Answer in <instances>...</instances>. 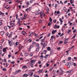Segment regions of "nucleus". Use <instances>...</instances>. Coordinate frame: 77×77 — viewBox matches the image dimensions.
I'll list each match as a JSON object with an SVG mask.
<instances>
[{
	"instance_id": "nucleus-1",
	"label": "nucleus",
	"mask_w": 77,
	"mask_h": 77,
	"mask_svg": "<svg viewBox=\"0 0 77 77\" xmlns=\"http://www.w3.org/2000/svg\"><path fill=\"white\" fill-rule=\"evenodd\" d=\"M35 60H31V63L30 64V66H32V65H34L35 63Z\"/></svg>"
},
{
	"instance_id": "nucleus-2",
	"label": "nucleus",
	"mask_w": 77,
	"mask_h": 77,
	"mask_svg": "<svg viewBox=\"0 0 77 77\" xmlns=\"http://www.w3.org/2000/svg\"><path fill=\"white\" fill-rule=\"evenodd\" d=\"M12 23V21H11V22H9V25H11V26L12 27H14L15 25V24L14 23Z\"/></svg>"
},
{
	"instance_id": "nucleus-3",
	"label": "nucleus",
	"mask_w": 77,
	"mask_h": 77,
	"mask_svg": "<svg viewBox=\"0 0 77 77\" xmlns=\"http://www.w3.org/2000/svg\"><path fill=\"white\" fill-rule=\"evenodd\" d=\"M65 29V26H63V27H62L61 30L62 32H63L64 30Z\"/></svg>"
},
{
	"instance_id": "nucleus-4",
	"label": "nucleus",
	"mask_w": 77,
	"mask_h": 77,
	"mask_svg": "<svg viewBox=\"0 0 77 77\" xmlns=\"http://www.w3.org/2000/svg\"><path fill=\"white\" fill-rule=\"evenodd\" d=\"M56 30H53L52 31V34L54 35V33H56Z\"/></svg>"
},
{
	"instance_id": "nucleus-5",
	"label": "nucleus",
	"mask_w": 77,
	"mask_h": 77,
	"mask_svg": "<svg viewBox=\"0 0 77 77\" xmlns=\"http://www.w3.org/2000/svg\"><path fill=\"white\" fill-rule=\"evenodd\" d=\"M23 23V21L19 22L18 23V26H21L22 25V24H21V23Z\"/></svg>"
},
{
	"instance_id": "nucleus-6",
	"label": "nucleus",
	"mask_w": 77,
	"mask_h": 77,
	"mask_svg": "<svg viewBox=\"0 0 77 77\" xmlns=\"http://www.w3.org/2000/svg\"><path fill=\"white\" fill-rule=\"evenodd\" d=\"M21 33H22V34L24 35H27V33H26V32H25L24 31H22L21 32Z\"/></svg>"
},
{
	"instance_id": "nucleus-7",
	"label": "nucleus",
	"mask_w": 77,
	"mask_h": 77,
	"mask_svg": "<svg viewBox=\"0 0 77 77\" xmlns=\"http://www.w3.org/2000/svg\"><path fill=\"white\" fill-rule=\"evenodd\" d=\"M8 48L7 47H6L5 48H4L3 49V52H5V51H6V49H8Z\"/></svg>"
},
{
	"instance_id": "nucleus-8",
	"label": "nucleus",
	"mask_w": 77,
	"mask_h": 77,
	"mask_svg": "<svg viewBox=\"0 0 77 77\" xmlns=\"http://www.w3.org/2000/svg\"><path fill=\"white\" fill-rule=\"evenodd\" d=\"M8 41H9L8 43L10 46H11L12 45V43H11V42L9 41V40H8Z\"/></svg>"
},
{
	"instance_id": "nucleus-9",
	"label": "nucleus",
	"mask_w": 77,
	"mask_h": 77,
	"mask_svg": "<svg viewBox=\"0 0 77 77\" xmlns=\"http://www.w3.org/2000/svg\"><path fill=\"white\" fill-rule=\"evenodd\" d=\"M22 68V69H23V68H26V69H27V68H28V67L26 66H23Z\"/></svg>"
},
{
	"instance_id": "nucleus-10",
	"label": "nucleus",
	"mask_w": 77,
	"mask_h": 77,
	"mask_svg": "<svg viewBox=\"0 0 77 77\" xmlns=\"http://www.w3.org/2000/svg\"><path fill=\"white\" fill-rule=\"evenodd\" d=\"M5 14L3 13L2 12L0 11V15H2V17H4V15Z\"/></svg>"
},
{
	"instance_id": "nucleus-11",
	"label": "nucleus",
	"mask_w": 77,
	"mask_h": 77,
	"mask_svg": "<svg viewBox=\"0 0 77 77\" xmlns=\"http://www.w3.org/2000/svg\"><path fill=\"white\" fill-rule=\"evenodd\" d=\"M44 14V11H42L41 12H40V16L42 17V15H43Z\"/></svg>"
},
{
	"instance_id": "nucleus-12",
	"label": "nucleus",
	"mask_w": 77,
	"mask_h": 77,
	"mask_svg": "<svg viewBox=\"0 0 77 77\" xmlns=\"http://www.w3.org/2000/svg\"><path fill=\"white\" fill-rule=\"evenodd\" d=\"M12 32H11L10 34V35L8 36V37L9 38H11V37L12 36Z\"/></svg>"
},
{
	"instance_id": "nucleus-13",
	"label": "nucleus",
	"mask_w": 77,
	"mask_h": 77,
	"mask_svg": "<svg viewBox=\"0 0 77 77\" xmlns=\"http://www.w3.org/2000/svg\"><path fill=\"white\" fill-rule=\"evenodd\" d=\"M46 45H47L45 44V42L44 43V45L43 46L42 48H45V47H46Z\"/></svg>"
},
{
	"instance_id": "nucleus-14",
	"label": "nucleus",
	"mask_w": 77,
	"mask_h": 77,
	"mask_svg": "<svg viewBox=\"0 0 77 77\" xmlns=\"http://www.w3.org/2000/svg\"><path fill=\"white\" fill-rule=\"evenodd\" d=\"M23 46H20L19 47V50H20L21 49L23 48Z\"/></svg>"
},
{
	"instance_id": "nucleus-15",
	"label": "nucleus",
	"mask_w": 77,
	"mask_h": 77,
	"mask_svg": "<svg viewBox=\"0 0 77 77\" xmlns=\"http://www.w3.org/2000/svg\"><path fill=\"white\" fill-rule=\"evenodd\" d=\"M47 50L48 51H50V50H51V48H50V47H47Z\"/></svg>"
},
{
	"instance_id": "nucleus-16",
	"label": "nucleus",
	"mask_w": 77,
	"mask_h": 77,
	"mask_svg": "<svg viewBox=\"0 0 77 77\" xmlns=\"http://www.w3.org/2000/svg\"><path fill=\"white\" fill-rule=\"evenodd\" d=\"M42 58H44V56L42 55L40 56V59H42Z\"/></svg>"
},
{
	"instance_id": "nucleus-17",
	"label": "nucleus",
	"mask_w": 77,
	"mask_h": 77,
	"mask_svg": "<svg viewBox=\"0 0 77 77\" xmlns=\"http://www.w3.org/2000/svg\"><path fill=\"white\" fill-rule=\"evenodd\" d=\"M68 63L66 65L67 66L68 68H70V65L69 64V63Z\"/></svg>"
},
{
	"instance_id": "nucleus-18",
	"label": "nucleus",
	"mask_w": 77,
	"mask_h": 77,
	"mask_svg": "<svg viewBox=\"0 0 77 77\" xmlns=\"http://www.w3.org/2000/svg\"><path fill=\"white\" fill-rule=\"evenodd\" d=\"M51 22H49V23H48V26H50L51 25V24H52Z\"/></svg>"
},
{
	"instance_id": "nucleus-19",
	"label": "nucleus",
	"mask_w": 77,
	"mask_h": 77,
	"mask_svg": "<svg viewBox=\"0 0 77 77\" xmlns=\"http://www.w3.org/2000/svg\"><path fill=\"white\" fill-rule=\"evenodd\" d=\"M25 56H27L28 55H29V54L28 53H25V54H24Z\"/></svg>"
},
{
	"instance_id": "nucleus-20",
	"label": "nucleus",
	"mask_w": 77,
	"mask_h": 77,
	"mask_svg": "<svg viewBox=\"0 0 77 77\" xmlns=\"http://www.w3.org/2000/svg\"><path fill=\"white\" fill-rule=\"evenodd\" d=\"M53 50L51 49V51H50V54L51 55V54H52V53H53Z\"/></svg>"
},
{
	"instance_id": "nucleus-21",
	"label": "nucleus",
	"mask_w": 77,
	"mask_h": 77,
	"mask_svg": "<svg viewBox=\"0 0 77 77\" xmlns=\"http://www.w3.org/2000/svg\"><path fill=\"white\" fill-rule=\"evenodd\" d=\"M4 34H5V32H2L1 33V36H3V35H4Z\"/></svg>"
},
{
	"instance_id": "nucleus-22",
	"label": "nucleus",
	"mask_w": 77,
	"mask_h": 77,
	"mask_svg": "<svg viewBox=\"0 0 77 77\" xmlns=\"http://www.w3.org/2000/svg\"><path fill=\"white\" fill-rule=\"evenodd\" d=\"M18 44H19V42H17L15 43V45H16V46H17Z\"/></svg>"
},
{
	"instance_id": "nucleus-23",
	"label": "nucleus",
	"mask_w": 77,
	"mask_h": 77,
	"mask_svg": "<svg viewBox=\"0 0 77 77\" xmlns=\"http://www.w3.org/2000/svg\"><path fill=\"white\" fill-rule=\"evenodd\" d=\"M36 45L38 48H39V44H36Z\"/></svg>"
},
{
	"instance_id": "nucleus-24",
	"label": "nucleus",
	"mask_w": 77,
	"mask_h": 77,
	"mask_svg": "<svg viewBox=\"0 0 77 77\" xmlns=\"http://www.w3.org/2000/svg\"><path fill=\"white\" fill-rule=\"evenodd\" d=\"M31 48H32V46H30L28 50L29 51H30Z\"/></svg>"
},
{
	"instance_id": "nucleus-25",
	"label": "nucleus",
	"mask_w": 77,
	"mask_h": 77,
	"mask_svg": "<svg viewBox=\"0 0 77 77\" xmlns=\"http://www.w3.org/2000/svg\"><path fill=\"white\" fill-rule=\"evenodd\" d=\"M17 73H18V72H20L21 71V70L20 69H19L17 70Z\"/></svg>"
},
{
	"instance_id": "nucleus-26",
	"label": "nucleus",
	"mask_w": 77,
	"mask_h": 77,
	"mask_svg": "<svg viewBox=\"0 0 77 77\" xmlns=\"http://www.w3.org/2000/svg\"><path fill=\"white\" fill-rule=\"evenodd\" d=\"M17 73H18V72H20L21 71V70L20 69H19L17 70Z\"/></svg>"
},
{
	"instance_id": "nucleus-27",
	"label": "nucleus",
	"mask_w": 77,
	"mask_h": 77,
	"mask_svg": "<svg viewBox=\"0 0 77 77\" xmlns=\"http://www.w3.org/2000/svg\"><path fill=\"white\" fill-rule=\"evenodd\" d=\"M70 2L71 4L73 3V0H70Z\"/></svg>"
},
{
	"instance_id": "nucleus-28",
	"label": "nucleus",
	"mask_w": 77,
	"mask_h": 77,
	"mask_svg": "<svg viewBox=\"0 0 77 77\" xmlns=\"http://www.w3.org/2000/svg\"><path fill=\"white\" fill-rule=\"evenodd\" d=\"M54 29H56L57 28V25H55L54 26Z\"/></svg>"
},
{
	"instance_id": "nucleus-29",
	"label": "nucleus",
	"mask_w": 77,
	"mask_h": 77,
	"mask_svg": "<svg viewBox=\"0 0 77 77\" xmlns=\"http://www.w3.org/2000/svg\"><path fill=\"white\" fill-rule=\"evenodd\" d=\"M55 37H54V36L53 35L51 36V39H54V38H55Z\"/></svg>"
},
{
	"instance_id": "nucleus-30",
	"label": "nucleus",
	"mask_w": 77,
	"mask_h": 77,
	"mask_svg": "<svg viewBox=\"0 0 77 77\" xmlns=\"http://www.w3.org/2000/svg\"><path fill=\"white\" fill-rule=\"evenodd\" d=\"M49 21H50V22H51L52 21V19H51V18L50 17Z\"/></svg>"
},
{
	"instance_id": "nucleus-31",
	"label": "nucleus",
	"mask_w": 77,
	"mask_h": 77,
	"mask_svg": "<svg viewBox=\"0 0 77 77\" xmlns=\"http://www.w3.org/2000/svg\"><path fill=\"white\" fill-rule=\"evenodd\" d=\"M71 72V70H69L66 72L67 73H69V72Z\"/></svg>"
},
{
	"instance_id": "nucleus-32",
	"label": "nucleus",
	"mask_w": 77,
	"mask_h": 77,
	"mask_svg": "<svg viewBox=\"0 0 77 77\" xmlns=\"http://www.w3.org/2000/svg\"><path fill=\"white\" fill-rule=\"evenodd\" d=\"M45 41V40L44 39H41L40 40V41H41V42H43L44 41Z\"/></svg>"
},
{
	"instance_id": "nucleus-33",
	"label": "nucleus",
	"mask_w": 77,
	"mask_h": 77,
	"mask_svg": "<svg viewBox=\"0 0 77 77\" xmlns=\"http://www.w3.org/2000/svg\"><path fill=\"white\" fill-rule=\"evenodd\" d=\"M48 56V55H47L45 56L44 58H46Z\"/></svg>"
},
{
	"instance_id": "nucleus-34",
	"label": "nucleus",
	"mask_w": 77,
	"mask_h": 77,
	"mask_svg": "<svg viewBox=\"0 0 77 77\" xmlns=\"http://www.w3.org/2000/svg\"><path fill=\"white\" fill-rule=\"evenodd\" d=\"M2 70L3 71H6V69L5 68H3Z\"/></svg>"
},
{
	"instance_id": "nucleus-35",
	"label": "nucleus",
	"mask_w": 77,
	"mask_h": 77,
	"mask_svg": "<svg viewBox=\"0 0 77 77\" xmlns=\"http://www.w3.org/2000/svg\"><path fill=\"white\" fill-rule=\"evenodd\" d=\"M71 29L69 30L67 32L68 33H69L71 32Z\"/></svg>"
},
{
	"instance_id": "nucleus-36",
	"label": "nucleus",
	"mask_w": 77,
	"mask_h": 77,
	"mask_svg": "<svg viewBox=\"0 0 77 77\" xmlns=\"http://www.w3.org/2000/svg\"><path fill=\"white\" fill-rule=\"evenodd\" d=\"M38 72V73H41V72H42V70H39Z\"/></svg>"
},
{
	"instance_id": "nucleus-37",
	"label": "nucleus",
	"mask_w": 77,
	"mask_h": 77,
	"mask_svg": "<svg viewBox=\"0 0 77 77\" xmlns=\"http://www.w3.org/2000/svg\"><path fill=\"white\" fill-rule=\"evenodd\" d=\"M49 8L48 7L47 8L46 10V11H49Z\"/></svg>"
},
{
	"instance_id": "nucleus-38",
	"label": "nucleus",
	"mask_w": 77,
	"mask_h": 77,
	"mask_svg": "<svg viewBox=\"0 0 77 77\" xmlns=\"http://www.w3.org/2000/svg\"><path fill=\"white\" fill-rule=\"evenodd\" d=\"M57 14L59 15V14H60V11H57Z\"/></svg>"
},
{
	"instance_id": "nucleus-39",
	"label": "nucleus",
	"mask_w": 77,
	"mask_h": 77,
	"mask_svg": "<svg viewBox=\"0 0 77 77\" xmlns=\"http://www.w3.org/2000/svg\"><path fill=\"white\" fill-rule=\"evenodd\" d=\"M37 10H36V12H38L40 11L39 9H37Z\"/></svg>"
},
{
	"instance_id": "nucleus-40",
	"label": "nucleus",
	"mask_w": 77,
	"mask_h": 77,
	"mask_svg": "<svg viewBox=\"0 0 77 77\" xmlns=\"http://www.w3.org/2000/svg\"><path fill=\"white\" fill-rule=\"evenodd\" d=\"M59 21H60V22H63V21H62V19H61V18H60L59 19Z\"/></svg>"
},
{
	"instance_id": "nucleus-41",
	"label": "nucleus",
	"mask_w": 77,
	"mask_h": 77,
	"mask_svg": "<svg viewBox=\"0 0 77 77\" xmlns=\"http://www.w3.org/2000/svg\"><path fill=\"white\" fill-rule=\"evenodd\" d=\"M70 64V65H73V63L72 62H70L69 63Z\"/></svg>"
},
{
	"instance_id": "nucleus-42",
	"label": "nucleus",
	"mask_w": 77,
	"mask_h": 77,
	"mask_svg": "<svg viewBox=\"0 0 77 77\" xmlns=\"http://www.w3.org/2000/svg\"><path fill=\"white\" fill-rule=\"evenodd\" d=\"M31 9H32V7H30L29 8V9H28V10L29 11H30L31 10Z\"/></svg>"
},
{
	"instance_id": "nucleus-43",
	"label": "nucleus",
	"mask_w": 77,
	"mask_h": 77,
	"mask_svg": "<svg viewBox=\"0 0 77 77\" xmlns=\"http://www.w3.org/2000/svg\"><path fill=\"white\" fill-rule=\"evenodd\" d=\"M17 35H16V36H15V38H13L12 39H15L17 38Z\"/></svg>"
},
{
	"instance_id": "nucleus-44",
	"label": "nucleus",
	"mask_w": 77,
	"mask_h": 77,
	"mask_svg": "<svg viewBox=\"0 0 77 77\" xmlns=\"http://www.w3.org/2000/svg\"><path fill=\"white\" fill-rule=\"evenodd\" d=\"M39 50V48H38L36 49V51H38Z\"/></svg>"
},
{
	"instance_id": "nucleus-45",
	"label": "nucleus",
	"mask_w": 77,
	"mask_h": 77,
	"mask_svg": "<svg viewBox=\"0 0 77 77\" xmlns=\"http://www.w3.org/2000/svg\"><path fill=\"white\" fill-rule=\"evenodd\" d=\"M46 65L47 67H48V66H49V64H48V63H47L46 64Z\"/></svg>"
},
{
	"instance_id": "nucleus-46",
	"label": "nucleus",
	"mask_w": 77,
	"mask_h": 77,
	"mask_svg": "<svg viewBox=\"0 0 77 77\" xmlns=\"http://www.w3.org/2000/svg\"><path fill=\"white\" fill-rule=\"evenodd\" d=\"M67 2H68V1L67 0H66L64 2V4H65Z\"/></svg>"
},
{
	"instance_id": "nucleus-47",
	"label": "nucleus",
	"mask_w": 77,
	"mask_h": 77,
	"mask_svg": "<svg viewBox=\"0 0 77 77\" xmlns=\"http://www.w3.org/2000/svg\"><path fill=\"white\" fill-rule=\"evenodd\" d=\"M56 20H54L53 23H56Z\"/></svg>"
},
{
	"instance_id": "nucleus-48",
	"label": "nucleus",
	"mask_w": 77,
	"mask_h": 77,
	"mask_svg": "<svg viewBox=\"0 0 77 77\" xmlns=\"http://www.w3.org/2000/svg\"><path fill=\"white\" fill-rule=\"evenodd\" d=\"M20 60H23V58H20Z\"/></svg>"
},
{
	"instance_id": "nucleus-49",
	"label": "nucleus",
	"mask_w": 77,
	"mask_h": 77,
	"mask_svg": "<svg viewBox=\"0 0 77 77\" xmlns=\"http://www.w3.org/2000/svg\"><path fill=\"white\" fill-rule=\"evenodd\" d=\"M30 56H32L33 54H32V53H30Z\"/></svg>"
},
{
	"instance_id": "nucleus-50",
	"label": "nucleus",
	"mask_w": 77,
	"mask_h": 77,
	"mask_svg": "<svg viewBox=\"0 0 77 77\" xmlns=\"http://www.w3.org/2000/svg\"><path fill=\"white\" fill-rule=\"evenodd\" d=\"M18 73V72L17 71V70L14 73V74H17Z\"/></svg>"
},
{
	"instance_id": "nucleus-51",
	"label": "nucleus",
	"mask_w": 77,
	"mask_h": 77,
	"mask_svg": "<svg viewBox=\"0 0 77 77\" xmlns=\"http://www.w3.org/2000/svg\"><path fill=\"white\" fill-rule=\"evenodd\" d=\"M43 38V36H41L39 38V39H41Z\"/></svg>"
},
{
	"instance_id": "nucleus-52",
	"label": "nucleus",
	"mask_w": 77,
	"mask_h": 77,
	"mask_svg": "<svg viewBox=\"0 0 77 77\" xmlns=\"http://www.w3.org/2000/svg\"><path fill=\"white\" fill-rule=\"evenodd\" d=\"M50 35H51V34L50 33H49L47 35L48 37H49V36H50Z\"/></svg>"
},
{
	"instance_id": "nucleus-53",
	"label": "nucleus",
	"mask_w": 77,
	"mask_h": 77,
	"mask_svg": "<svg viewBox=\"0 0 77 77\" xmlns=\"http://www.w3.org/2000/svg\"><path fill=\"white\" fill-rule=\"evenodd\" d=\"M26 4H27V5H29V2L28 1H27L26 2Z\"/></svg>"
},
{
	"instance_id": "nucleus-54",
	"label": "nucleus",
	"mask_w": 77,
	"mask_h": 77,
	"mask_svg": "<svg viewBox=\"0 0 77 77\" xmlns=\"http://www.w3.org/2000/svg\"><path fill=\"white\" fill-rule=\"evenodd\" d=\"M68 60H71V57H68Z\"/></svg>"
},
{
	"instance_id": "nucleus-55",
	"label": "nucleus",
	"mask_w": 77,
	"mask_h": 77,
	"mask_svg": "<svg viewBox=\"0 0 77 77\" xmlns=\"http://www.w3.org/2000/svg\"><path fill=\"white\" fill-rule=\"evenodd\" d=\"M33 74V72H32L31 73V74L30 75V76H31L32 77V75Z\"/></svg>"
},
{
	"instance_id": "nucleus-56",
	"label": "nucleus",
	"mask_w": 77,
	"mask_h": 77,
	"mask_svg": "<svg viewBox=\"0 0 77 77\" xmlns=\"http://www.w3.org/2000/svg\"><path fill=\"white\" fill-rule=\"evenodd\" d=\"M74 59H76L77 60V57H74L73 58Z\"/></svg>"
},
{
	"instance_id": "nucleus-57",
	"label": "nucleus",
	"mask_w": 77,
	"mask_h": 77,
	"mask_svg": "<svg viewBox=\"0 0 77 77\" xmlns=\"http://www.w3.org/2000/svg\"><path fill=\"white\" fill-rule=\"evenodd\" d=\"M20 56H23V53H20Z\"/></svg>"
},
{
	"instance_id": "nucleus-58",
	"label": "nucleus",
	"mask_w": 77,
	"mask_h": 77,
	"mask_svg": "<svg viewBox=\"0 0 77 77\" xmlns=\"http://www.w3.org/2000/svg\"><path fill=\"white\" fill-rule=\"evenodd\" d=\"M76 31V29L74 30L73 31V33H74Z\"/></svg>"
},
{
	"instance_id": "nucleus-59",
	"label": "nucleus",
	"mask_w": 77,
	"mask_h": 77,
	"mask_svg": "<svg viewBox=\"0 0 77 77\" xmlns=\"http://www.w3.org/2000/svg\"><path fill=\"white\" fill-rule=\"evenodd\" d=\"M24 17H27V15L25 14L24 15Z\"/></svg>"
},
{
	"instance_id": "nucleus-60",
	"label": "nucleus",
	"mask_w": 77,
	"mask_h": 77,
	"mask_svg": "<svg viewBox=\"0 0 77 77\" xmlns=\"http://www.w3.org/2000/svg\"><path fill=\"white\" fill-rule=\"evenodd\" d=\"M32 44H36V42H32Z\"/></svg>"
},
{
	"instance_id": "nucleus-61",
	"label": "nucleus",
	"mask_w": 77,
	"mask_h": 77,
	"mask_svg": "<svg viewBox=\"0 0 77 77\" xmlns=\"http://www.w3.org/2000/svg\"><path fill=\"white\" fill-rule=\"evenodd\" d=\"M57 5L56 4H55V8H57Z\"/></svg>"
},
{
	"instance_id": "nucleus-62",
	"label": "nucleus",
	"mask_w": 77,
	"mask_h": 77,
	"mask_svg": "<svg viewBox=\"0 0 77 77\" xmlns=\"http://www.w3.org/2000/svg\"><path fill=\"white\" fill-rule=\"evenodd\" d=\"M35 36L36 38H38V35H35Z\"/></svg>"
},
{
	"instance_id": "nucleus-63",
	"label": "nucleus",
	"mask_w": 77,
	"mask_h": 77,
	"mask_svg": "<svg viewBox=\"0 0 77 77\" xmlns=\"http://www.w3.org/2000/svg\"><path fill=\"white\" fill-rule=\"evenodd\" d=\"M32 2H33V0H31L30 1V3H32Z\"/></svg>"
},
{
	"instance_id": "nucleus-64",
	"label": "nucleus",
	"mask_w": 77,
	"mask_h": 77,
	"mask_svg": "<svg viewBox=\"0 0 77 77\" xmlns=\"http://www.w3.org/2000/svg\"><path fill=\"white\" fill-rule=\"evenodd\" d=\"M28 75H29L26 74V75H25V77H27Z\"/></svg>"
}]
</instances>
